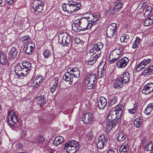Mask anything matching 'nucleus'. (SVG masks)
Instances as JSON below:
<instances>
[{
	"label": "nucleus",
	"instance_id": "1",
	"mask_svg": "<svg viewBox=\"0 0 153 153\" xmlns=\"http://www.w3.org/2000/svg\"><path fill=\"white\" fill-rule=\"evenodd\" d=\"M22 67L17 65L15 68L16 74L19 77L20 76H25L27 75L28 72L31 69V64L29 62L25 61L22 63Z\"/></svg>",
	"mask_w": 153,
	"mask_h": 153
},
{
	"label": "nucleus",
	"instance_id": "2",
	"mask_svg": "<svg viewBox=\"0 0 153 153\" xmlns=\"http://www.w3.org/2000/svg\"><path fill=\"white\" fill-rule=\"evenodd\" d=\"M81 5L78 2L74 1L72 0H69L67 3L64 4L62 6L63 10L68 13H71L79 9Z\"/></svg>",
	"mask_w": 153,
	"mask_h": 153
},
{
	"label": "nucleus",
	"instance_id": "3",
	"mask_svg": "<svg viewBox=\"0 0 153 153\" xmlns=\"http://www.w3.org/2000/svg\"><path fill=\"white\" fill-rule=\"evenodd\" d=\"M6 121L10 127L13 126L18 123V119L16 113L12 109H10L8 112Z\"/></svg>",
	"mask_w": 153,
	"mask_h": 153
},
{
	"label": "nucleus",
	"instance_id": "4",
	"mask_svg": "<svg viewBox=\"0 0 153 153\" xmlns=\"http://www.w3.org/2000/svg\"><path fill=\"white\" fill-rule=\"evenodd\" d=\"M79 148L78 142L74 140L69 141L66 143L64 149L68 153H75Z\"/></svg>",
	"mask_w": 153,
	"mask_h": 153
},
{
	"label": "nucleus",
	"instance_id": "5",
	"mask_svg": "<svg viewBox=\"0 0 153 153\" xmlns=\"http://www.w3.org/2000/svg\"><path fill=\"white\" fill-rule=\"evenodd\" d=\"M123 49L122 48H119L115 49L112 51L109 56V62L110 64L113 63L123 53Z\"/></svg>",
	"mask_w": 153,
	"mask_h": 153
},
{
	"label": "nucleus",
	"instance_id": "6",
	"mask_svg": "<svg viewBox=\"0 0 153 153\" xmlns=\"http://www.w3.org/2000/svg\"><path fill=\"white\" fill-rule=\"evenodd\" d=\"M58 42L64 46H68L71 41L69 35L66 33L59 34L58 36Z\"/></svg>",
	"mask_w": 153,
	"mask_h": 153
},
{
	"label": "nucleus",
	"instance_id": "7",
	"mask_svg": "<svg viewBox=\"0 0 153 153\" xmlns=\"http://www.w3.org/2000/svg\"><path fill=\"white\" fill-rule=\"evenodd\" d=\"M33 8L36 14H39L43 11V3L40 0H35L33 1Z\"/></svg>",
	"mask_w": 153,
	"mask_h": 153
},
{
	"label": "nucleus",
	"instance_id": "8",
	"mask_svg": "<svg viewBox=\"0 0 153 153\" xmlns=\"http://www.w3.org/2000/svg\"><path fill=\"white\" fill-rule=\"evenodd\" d=\"M103 47V44L101 42L95 44L93 45V48L90 49L88 52V54L90 56L91 54L94 53L100 56L101 53V50Z\"/></svg>",
	"mask_w": 153,
	"mask_h": 153
},
{
	"label": "nucleus",
	"instance_id": "9",
	"mask_svg": "<svg viewBox=\"0 0 153 153\" xmlns=\"http://www.w3.org/2000/svg\"><path fill=\"white\" fill-rule=\"evenodd\" d=\"M117 24L113 23L107 27L106 30L107 35L108 37L111 38L115 35L117 30Z\"/></svg>",
	"mask_w": 153,
	"mask_h": 153
},
{
	"label": "nucleus",
	"instance_id": "10",
	"mask_svg": "<svg viewBox=\"0 0 153 153\" xmlns=\"http://www.w3.org/2000/svg\"><path fill=\"white\" fill-rule=\"evenodd\" d=\"M78 22L82 30H84L87 29H90L92 27L91 25H92V24H89L88 19L86 18L79 19Z\"/></svg>",
	"mask_w": 153,
	"mask_h": 153
},
{
	"label": "nucleus",
	"instance_id": "11",
	"mask_svg": "<svg viewBox=\"0 0 153 153\" xmlns=\"http://www.w3.org/2000/svg\"><path fill=\"white\" fill-rule=\"evenodd\" d=\"M93 119V116L92 114L87 113L83 115L82 117V120L85 124L91 123Z\"/></svg>",
	"mask_w": 153,
	"mask_h": 153
},
{
	"label": "nucleus",
	"instance_id": "12",
	"mask_svg": "<svg viewBox=\"0 0 153 153\" xmlns=\"http://www.w3.org/2000/svg\"><path fill=\"white\" fill-rule=\"evenodd\" d=\"M99 55L96 53H93L91 56H89L87 53V56L86 58L88 59V65H93L96 62L97 59L99 57Z\"/></svg>",
	"mask_w": 153,
	"mask_h": 153
},
{
	"label": "nucleus",
	"instance_id": "13",
	"mask_svg": "<svg viewBox=\"0 0 153 153\" xmlns=\"http://www.w3.org/2000/svg\"><path fill=\"white\" fill-rule=\"evenodd\" d=\"M153 91V83H150L145 85L142 90V93L146 94H149Z\"/></svg>",
	"mask_w": 153,
	"mask_h": 153
},
{
	"label": "nucleus",
	"instance_id": "14",
	"mask_svg": "<svg viewBox=\"0 0 153 153\" xmlns=\"http://www.w3.org/2000/svg\"><path fill=\"white\" fill-rule=\"evenodd\" d=\"M151 60V59H148L142 61L137 65L136 68V71H139L143 69L146 65L150 62Z\"/></svg>",
	"mask_w": 153,
	"mask_h": 153
},
{
	"label": "nucleus",
	"instance_id": "15",
	"mask_svg": "<svg viewBox=\"0 0 153 153\" xmlns=\"http://www.w3.org/2000/svg\"><path fill=\"white\" fill-rule=\"evenodd\" d=\"M105 143L106 141L105 139V137L103 135H100L99 137L97 143V148L99 149L103 148Z\"/></svg>",
	"mask_w": 153,
	"mask_h": 153
},
{
	"label": "nucleus",
	"instance_id": "16",
	"mask_svg": "<svg viewBox=\"0 0 153 153\" xmlns=\"http://www.w3.org/2000/svg\"><path fill=\"white\" fill-rule=\"evenodd\" d=\"M129 59L127 57H123L117 62V66L119 68H124L127 65Z\"/></svg>",
	"mask_w": 153,
	"mask_h": 153
},
{
	"label": "nucleus",
	"instance_id": "17",
	"mask_svg": "<svg viewBox=\"0 0 153 153\" xmlns=\"http://www.w3.org/2000/svg\"><path fill=\"white\" fill-rule=\"evenodd\" d=\"M19 56V53L16 48L15 47L12 48L9 54V59H14L18 57Z\"/></svg>",
	"mask_w": 153,
	"mask_h": 153
},
{
	"label": "nucleus",
	"instance_id": "18",
	"mask_svg": "<svg viewBox=\"0 0 153 153\" xmlns=\"http://www.w3.org/2000/svg\"><path fill=\"white\" fill-rule=\"evenodd\" d=\"M107 101L105 98L101 97L97 103L98 106L100 109H103L106 107Z\"/></svg>",
	"mask_w": 153,
	"mask_h": 153
},
{
	"label": "nucleus",
	"instance_id": "19",
	"mask_svg": "<svg viewBox=\"0 0 153 153\" xmlns=\"http://www.w3.org/2000/svg\"><path fill=\"white\" fill-rule=\"evenodd\" d=\"M123 85L124 82L122 79V77L120 76L116 79V81L114 84V88L119 89L123 87Z\"/></svg>",
	"mask_w": 153,
	"mask_h": 153
},
{
	"label": "nucleus",
	"instance_id": "20",
	"mask_svg": "<svg viewBox=\"0 0 153 153\" xmlns=\"http://www.w3.org/2000/svg\"><path fill=\"white\" fill-rule=\"evenodd\" d=\"M120 117H118V114L114 111H111L108 115L107 121H110L115 120L117 118L118 119Z\"/></svg>",
	"mask_w": 153,
	"mask_h": 153
},
{
	"label": "nucleus",
	"instance_id": "21",
	"mask_svg": "<svg viewBox=\"0 0 153 153\" xmlns=\"http://www.w3.org/2000/svg\"><path fill=\"white\" fill-rule=\"evenodd\" d=\"M69 72L71 75L72 78L79 77L80 76V71L79 68L77 67H75L71 69L70 68Z\"/></svg>",
	"mask_w": 153,
	"mask_h": 153
},
{
	"label": "nucleus",
	"instance_id": "22",
	"mask_svg": "<svg viewBox=\"0 0 153 153\" xmlns=\"http://www.w3.org/2000/svg\"><path fill=\"white\" fill-rule=\"evenodd\" d=\"M33 82L32 83V85L34 89H35L40 84V82L42 81V76L38 75L34 79Z\"/></svg>",
	"mask_w": 153,
	"mask_h": 153
},
{
	"label": "nucleus",
	"instance_id": "23",
	"mask_svg": "<svg viewBox=\"0 0 153 153\" xmlns=\"http://www.w3.org/2000/svg\"><path fill=\"white\" fill-rule=\"evenodd\" d=\"M131 33H128L127 34H125L121 37L120 40L121 42L128 43L130 42L132 39Z\"/></svg>",
	"mask_w": 153,
	"mask_h": 153
},
{
	"label": "nucleus",
	"instance_id": "24",
	"mask_svg": "<svg viewBox=\"0 0 153 153\" xmlns=\"http://www.w3.org/2000/svg\"><path fill=\"white\" fill-rule=\"evenodd\" d=\"M45 141L44 137L41 135H39L33 138L32 140V142H35L39 144L42 143Z\"/></svg>",
	"mask_w": 153,
	"mask_h": 153
},
{
	"label": "nucleus",
	"instance_id": "25",
	"mask_svg": "<svg viewBox=\"0 0 153 153\" xmlns=\"http://www.w3.org/2000/svg\"><path fill=\"white\" fill-rule=\"evenodd\" d=\"M105 64H103V66L101 65H100L98 69L97 76L99 78H101L103 76L104 70L105 69L104 66Z\"/></svg>",
	"mask_w": 153,
	"mask_h": 153
},
{
	"label": "nucleus",
	"instance_id": "26",
	"mask_svg": "<svg viewBox=\"0 0 153 153\" xmlns=\"http://www.w3.org/2000/svg\"><path fill=\"white\" fill-rule=\"evenodd\" d=\"M70 68H68L67 69V72L63 75V79L66 82L70 80L73 81V78L72 77L71 75L70 74L69 72Z\"/></svg>",
	"mask_w": 153,
	"mask_h": 153
},
{
	"label": "nucleus",
	"instance_id": "27",
	"mask_svg": "<svg viewBox=\"0 0 153 153\" xmlns=\"http://www.w3.org/2000/svg\"><path fill=\"white\" fill-rule=\"evenodd\" d=\"M64 142V139L61 136L56 137L53 141V144L55 146H58Z\"/></svg>",
	"mask_w": 153,
	"mask_h": 153
},
{
	"label": "nucleus",
	"instance_id": "28",
	"mask_svg": "<svg viewBox=\"0 0 153 153\" xmlns=\"http://www.w3.org/2000/svg\"><path fill=\"white\" fill-rule=\"evenodd\" d=\"M7 62V57L4 53L0 52V63L4 65Z\"/></svg>",
	"mask_w": 153,
	"mask_h": 153
},
{
	"label": "nucleus",
	"instance_id": "29",
	"mask_svg": "<svg viewBox=\"0 0 153 153\" xmlns=\"http://www.w3.org/2000/svg\"><path fill=\"white\" fill-rule=\"evenodd\" d=\"M153 74V65L149 66L147 68L145 69L143 74V75H151Z\"/></svg>",
	"mask_w": 153,
	"mask_h": 153
},
{
	"label": "nucleus",
	"instance_id": "30",
	"mask_svg": "<svg viewBox=\"0 0 153 153\" xmlns=\"http://www.w3.org/2000/svg\"><path fill=\"white\" fill-rule=\"evenodd\" d=\"M130 76V75L129 73L128 72H126L123 74V77H122V79L123 82L125 84H127L128 83Z\"/></svg>",
	"mask_w": 153,
	"mask_h": 153
},
{
	"label": "nucleus",
	"instance_id": "31",
	"mask_svg": "<svg viewBox=\"0 0 153 153\" xmlns=\"http://www.w3.org/2000/svg\"><path fill=\"white\" fill-rule=\"evenodd\" d=\"M96 77V76L94 74L91 73L87 76L85 79V82L86 83L88 81H94Z\"/></svg>",
	"mask_w": 153,
	"mask_h": 153
},
{
	"label": "nucleus",
	"instance_id": "32",
	"mask_svg": "<svg viewBox=\"0 0 153 153\" xmlns=\"http://www.w3.org/2000/svg\"><path fill=\"white\" fill-rule=\"evenodd\" d=\"M53 84L51 88V91L52 93H53L56 88L57 85L58 84V78H55L53 79Z\"/></svg>",
	"mask_w": 153,
	"mask_h": 153
},
{
	"label": "nucleus",
	"instance_id": "33",
	"mask_svg": "<svg viewBox=\"0 0 153 153\" xmlns=\"http://www.w3.org/2000/svg\"><path fill=\"white\" fill-rule=\"evenodd\" d=\"M153 23V15H152L145 20L144 23V25L146 26H148L151 25Z\"/></svg>",
	"mask_w": 153,
	"mask_h": 153
},
{
	"label": "nucleus",
	"instance_id": "34",
	"mask_svg": "<svg viewBox=\"0 0 153 153\" xmlns=\"http://www.w3.org/2000/svg\"><path fill=\"white\" fill-rule=\"evenodd\" d=\"M72 28L73 30L75 32H79L82 29L80 27V25L79 23H74L72 25Z\"/></svg>",
	"mask_w": 153,
	"mask_h": 153
},
{
	"label": "nucleus",
	"instance_id": "35",
	"mask_svg": "<svg viewBox=\"0 0 153 153\" xmlns=\"http://www.w3.org/2000/svg\"><path fill=\"white\" fill-rule=\"evenodd\" d=\"M122 105H118L115 107V109L114 111H116L118 114V117H120L122 113Z\"/></svg>",
	"mask_w": 153,
	"mask_h": 153
},
{
	"label": "nucleus",
	"instance_id": "36",
	"mask_svg": "<svg viewBox=\"0 0 153 153\" xmlns=\"http://www.w3.org/2000/svg\"><path fill=\"white\" fill-rule=\"evenodd\" d=\"M126 137V135H124L122 132H120L117 134V138L118 141L121 142L124 140Z\"/></svg>",
	"mask_w": 153,
	"mask_h": 153
},
{
	"label": "nucleus",
	"instance_id": "37",
	"mask_svg": "<svg viewBox=\"0 0 153 153\" xmlns=\"http://www.w3.org/2000/svg\"><path fill=\"white\" fill-rule=\"evenodd\" d=\"M114 6L117 10L118 11L120 10L123 6L122 1H118L115 3Z\"/></svg>",
	"mask_w": 153,
	"mask_h": 153
},
{
	"label": "nucleus",
	"instance_id": "38",
	"mask_svg": "<svg viewBox=\"0 0 153 153\" xmlns=\"http://www.w3.org/2000/svg\"><path fill=\"white\" fill-rule=\"evenodd\" d=\"M87 88L88 89H92L93 88L95 85L94 81H89L87 82L86 83Z\"/></svg>",
	"mask_w": 153,
	"mask_h": 153
},
{
	"label": "nucleus",
	"instance_id": "39",
	"mask_svg": "<svg viewBox=\"0 0 153 153\" xmlns=\"http://www.w3.org/2000/svg\"><path fill=\"white\" fill-rule=\"evenodd\" d=\"M128 150V147L125 145L121 146L120 149V151L121 153H127Z\"/></svg>",
	"mask_w": 153,
	"mask_h": 153
},
{
	"label": "nucleus",
	"instance_id": "40",
	"mask_svg": "<svg viewBox=\"0 0 153 153\" xmlns=\"http://www.w3.org/2000/svg\"><path fill=\"white\" fill-rule=\"evenodd\" d=\"M153 109V105L149 104L146 108L145 111V113L147 115L150 113Z\"/></svg>",
	"mask_w": 153,
	"mask_h": 153
},
{
	"label": "nucleus",
	"instance_id": "41",
	"mask_svg": "<svg viewBox=\"0 0 153 153\" xmlns=\"http://www.w3.org/2000/svg\"><path fill=\"white\" fill-rule=\"evenodd\" d=\"M117 97H114L112 98L110 97L108 102L109 105L110 106H112L117 102Z\"/></svg>",
	"mask_w": 153,
	"mask_h": 153
},
{
	"label": "nucleus",
	"instance_id": "42",
	"mask_svg": "<svg viewBox=\"0 0 153 153\" xmlns=\"http://www.w3.org/2000/svg\"><path fill=\"white\" fill-rule=\"evenodd\" d=\"M43 55L45 58H48L51 54L49 50L45 49L43 52Z\"/></svg>",
	"mask_w": 153,
	"mask_h": 153
},
{
	"label": "nucleus",
	"instance_id": "43",
	"mask_svg": "<svg viewBox=\"0 0 153 153\" xmlns=\"http://www.w3.org/2000/svg\"><path fill=\"white\" fill-rule=\"evenodd\" d=\"M133 108H132L131 109H128V112L130 114H134L136 112L137 110V106L136 104L134 103L133 105Z\"/></svg>",
	"mask_w": 153,
	"mask_h": 153
},
{
	"label": "nucleus",
	"instance_id": "44",
	"mask_svg": "<svg viewBox=\"0 0 153 153\" xmlns=\"http://www.w3.org/2000/svg\"><path fill=\"white\" fill-rule=\"evenodd\" d=\"M152 10V7L150 6H148L146 8V10H145V13L144 14V16L146 17L149 16V15Z\"/></svg>",
	"mask_w": 153,
	"mask_h": 153
},
{
	"label": "nucleus",
	"instance_id": "45",
	"mask_svg": "<svg viewBox=\"0 0 153 153\" xmlns=\"http://www.w3.org/2000/svg\"><path fill=\"white\" fill-rule=\"evenodd\" d=\"M140 39L138 37H137L136 38V40L134 42V44H133L132 47L133 48H135L137 47L140 41Z\"/></svg>",
	"mask_w": 153,
	"mask_h": 153
},
{
	"label": "nucleus",
	"instance_id": "46",
	"mask_svg": "<svg viewBox=\"0 0 153 153\" xmlns=\"http://www.w3.org/2000/svg\"><path fill=\"white\" fill-rule=\"evenodd\" d=\"M153 145L151 143L148 142L145 147L146 150L147 151H151L153 149Z\"/></svg>",
	"mask_w": 153,
	"mask_h": 153
},
{
	"label": "nucleus",
	"instance_id": "47",
	"mask_svg": "<svg viewBox=\"0 0 153 153\" xmlns=\"http://www.w3.org/2000/svg\"><path fill=\"white\" fill-rule=\"evenodd\" d=\"M86 137L88 140H91L93 137V131H90L87 133L86 136Z\"/></svg>",
	"mask_w": 153,
	"mask_h": 153
},
{
	"label": "nucleus",
	"instance_id": "48",
	"mask_svg": "<svg viewBox=\"0 0 153 153\" xmlns=\"http://www.w3.org/2000/svg\"><path fill=\"white\" fill-rule=\"evenodd\" d=\"M134 123L136 127L139 128L140 127L141 125V121L139 119H137L134 121Z\"/></svg>",
	"mask_w": 153,
	"mask_h": 153
},
{
	"label": "nucleus",
	"instance_id": "49",
	"mask_svg": "<svg viewBox=\"0 0 153 153\" xmlns=\"http://www.w3.org/2000/svg\"><path fill=\"white\" fill-rule=\"evenodd\" d=\"M24 50L25 51V53L27 54H30L32 51L29 48L28 45H25L24 48Z\"/></svg>",
	"mask_w": 153,
	"mask_h": 153
},
{
	"label": "nucleus",
	"instance_id": "50",
	"mask_svg": "<svg viewBox=\"0 0 153 153\" xmlns=\"http://www.w3.org/2000/svg\"><path fill=\"white\" fill-rule=\"evenodd\" d=\"M46 101V98L44 96L43 97V98L39 102V103H40V106L41 107L43 106Z\"/></svg>",
	"mask_w": 153,
	"mask_h": 153
},
{
	"label": "nucleus",
	"instance_id": "51",
	"mask_svg": "<svg viewBox=\"0 0 153 153\" xmlns=\"http://www.w3.org/2000/svg\"><path fill=\"white\" fill-rule=\"evenodd\" d=\"M21 39L22 42H24L27 40H30V38L28 35H26L23 36L22 38H21Z\"/></svg>",
	"mask_w": 153,
	"mask_h": 153
},
{
	"label": "nucleus",
	"instance_id": "52",
	"mask_svg": "<svg viewBox=\"0 0 153 153\" xmlns=\"http://www.w3.org/2000/svg\"><path fill=\"white\" fill-rule=\"evenodd\" d=\"M108 122L107 123V126L106 128L108 130V131H110L111 129L112 128V125H111V123L110 121H108Z\"/></svg>",
	"mask_w": 153,
	"mask_h": 153
},
{
	"label": "nucleus",
	"instance_id": "53",
	"mask_svg": "<svg viewBox=\"0 0 153 153\" xmlns=\"http://www.w3.org/2000/svg\"><path fill=\"white\" fill-rule=\"evenodd\" d=\"M27 135V131L26 130H22L21 133V137L22 138H24Z\"/></svg>",
	"mask_w": 153,
	"mask_h": 153
},
{
	"label": "nucleus",
	"instance_id": "54",
	"mask_svg": "<svg viewBox=\"0 0 153 153\" xmlns=\"http://www.w3.org/2000/svg\"><path fill=\"white\" fill-rule=\"evenodd\" d=\"M16 149H22V145L21 143H16L15 146Z\"/></svg>",
	"mask_w": 153,
	"mask_h": 153
},
{
	"label": "nucleus",
	"instance_id": "55",
	"mask_svg": "<svg viewBox=\"0 0 153 153\" xmlns=\"http://www.w3.org/2000/svg\"><path fill=\"white\" fill-rule=\"evenodd\" d=\"M92 16L93 18V20H95V21L98 20L100 18V16L98 14H93Z\"/></svg>",
	"mask_w": 153,
	"mask_h": 153
},
{
	"label": "nucleus",
	"instance_id": "56",
	"mask_svg": "<svg viewBox=\"0 0 153 153\" xmlns=\"http://www.w3.org/2000/svg\"><path fill=\"white\" fill-rule=\"evenodd\" d=\"M111 125H112V128L114 127L117 125V122L115 120L113 121H110Z\"/></svg>",
	"mask_w": 153,
	"mask_h": 153
},
{
	"label": "nucleus",
	"instance_id": "57",
	"mask_svg": "<svg viewBox=\"0 0 153 153\" xmlns=\"http://www.w3.org/2000/svg\"><path fill=\"white\" fill-rule=\"evenodd\" d=\"M7 4L9 5H11L14 3V0H6Z\"/></svg>",
	"mask_w": 153,
	"mask_h": 153
},
{
	"label": "nucleus",
	"instance_id": "58",
	"mask_svg": "<svg viewBox=\"0 0 153 153\" xmlns=\"http://www.w3.org/2000/svg\"><path fill=\"white\" fill-rule=\"evenodd\" d=\"M44 95L37 96L36 97V100L37 101L39 102L43 98V97Z\"/></svg>",
	"mask_w": 153,
	"mask_h": 153
},
{
	"label": "nucleus",
	"instance_id": "59",
	"mask_svg": "<svg viewBox=\"0 0 153 153\" xmlns=\"http://www.w3.org/2000/svg\"><path fill=\"white\" fill-rule=\"evenodd\" d=\"M111 9H110V10H111V13H114V12L116 10V9L115 6L113 7V8L112 7L111 8Z\"/></svg>",
	"mask_w": 153,
	"mask_h": 153
},
{
	"label": "nucleus",
	"instance_id": "60",
	"mask_svg": "<svg viewBox=\"0 0 153 153\" xmlns=\"http://www.w3.org/2000/svg\"><path fill=\"white\" fill-rule=\"evenodd\" d=\"M147 3L146 2H144L143 3L142 5V7H141V9H144V8L146 7L147 6Z\"/></svg>",
	"mask_w": 153,
	"mask_h": 153
},
{
	"label": "nucleus",
	"instance_id": "61",
	"mask_svg": "<svg viewBox=\"0 0 153 153\" xmlns=\"http://www.w3.org/2000/svg\"><path fill=\"white\" fill-rule=\"evenodd\" d=\"M107 153H115V152L114 150L111 149L108 150Z\"/></svg>",
	"mask_w": 153,
	"mask_h": 153
},
{
	"label": "nucleus",
	"instance_id": "62",
	"mask_svg": "<svg viewBox=\"0 0 153 153\" xmlns=\"http://www.w3.org/2000/svg\"><path fill=\"white\" fill-rule=\"evenodd\" d=\"M96 21H95V20L94 21H91V23L89 22V24H92V25H91V26H92V27L93 25H95L96 24Z\"/></svg>",
	"mask_w": 153,
	"mask_h": 153
},
{
	"label": "nucleus",
	"instance_id": "63",
	"mask_svg": "<svg viewBox=\"0 0 153 153\" xmlns=\"http://www.w3.org/2000/svg\"><path fill=\"white\" fill-rule=\"evenodd\" d=\"M34 47V44H33V45H30L29 46V48L32 51V50L33 49V48Z\"/></svg>",
	"mask_w": 153,
	"mask_h": 153
},
{
	"label": "nucleus",
	"instance_id": "64",
	"mask_svg": "<svg viewBox=\"0 0 153 153\" xmlns=\"http://www.w3.org/2000/svg\"><path fill=\"white\" fill-rule=\"evenodd\" d=\"M3 2L2 0H0V6L2 4Z\"/></svg>",
	"mask_w": 153,
	"mask_h": 153
}]
</instances>
